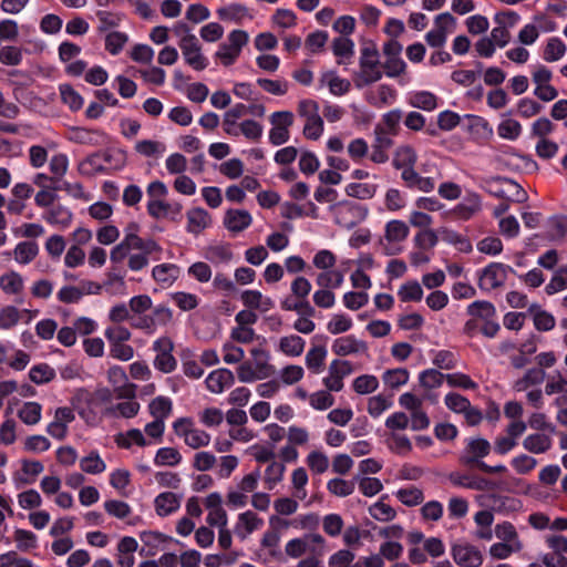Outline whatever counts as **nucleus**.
<instances>
[{"label": "nucleus", "mask_w": 567, "mask_h": 567, "mask_svg": "<svg viewBox=\"0 0 567 567\" xmlns=\"http://www.w3.org/2000/svg\"><path fill=\"white\" fill-rule=\"evenodd\" d=\"M380 53L377 44L372 41L365 42L360 49V70L353 72V83L357 89H363L380 81L383 76L380 70Z\"/></svg>", "instance_id": "nucleus-1"}, {"label": "nucleus", "mask_w": 567, "mask_h": 567, "mask_svg": "<svg viewBox=\"0 0 567 567\" xmlns=\"http://www.w3.org/2000/svg\"><path fill=\"white\" fill-rule=\"evenodd\" d=\"M125 163V152L122 150L99 151L89 155L81 164L80 169L84 173H101L107 166L121 168Z\"/></svg>", "instance_id": "nucleus-2"}, {"label": "nucleus", "mask_w": 567, "mask_h": 567, "mask_svg": "<svg viewBox=\"0 0 567 567\" xmlns=\"http://www.w3.org/2000/svg\"><path fill=\"white\" fill-rule=\"evenodd\" d=\"M402 49V44L395 39H390L383 44L382 51L385 61L382 63V68L386 76L398 78L405 72L406 64L401 59Z\"/></svg>", "instance_id": "nucleus-3"}, {"label": "nucleus", "mask_w": 567, "mask_h": 567, "mask_svg": "<svg viewBox=\"0 0 567 567\" xmlns=\"http://www.w3.org/2000/svg\"><path fill=\"white\" fill-rule=\"evenodd\" d=\"M515 272L511 266L492 262L486 266L480 275L478 286L484 290H492L502 287L507 278V272Z\"/></svg>", "instance_id": "nucleus-4"}, {"label": "nucleus", "mask_w": 567, "mask_h": 567, "mask_svg": "<svg viewBox=\"0 0 567 567\" xmlns=\"http://www.w3.org/2000/svg\"><path fill=\"white\" fill-rule=\"evenodd\" d=\"M270 123L274 127L269 132L272 145H281L289 141V127L293 124V114L290 111H278L271 114Z\"/></svg>", "instance_id": "nucleus-5"}, {"label": "nucleus", "mask_w": 567, "mask_h": 567, "mask_svg": "<svg viewBox=\"0 0 567 567\" xmlns=\"http://www.w3.org/2000/svg\"><path fill=\"white\" fill-rule=\"evenodd\" d=\"M368 215V209L351 202L338 204L336 223L341 227L351 229L361 223Z\"/></svg>", "instance_id": "nucleus-6"}, {"label": "nucleus", "mask_w": 567, "mask_h": 567, "mask_svg": "<svg viewBox=\"0 0 567 567\" xmlns=\"http://www.w3.org/2000/svg\"><path fill=\"white\" fill-rule=\"evenodd\" d=\"M488 192L498 198H506L508 195L515 197L516 202H524L527 197L526 192L513 179L507 177H494L486 181Z\"/></svg>", "instance_id": "nucleus-7"}, {"label": "nucleus", "mask_w": 567, "mask_h": 567, "mask_svg": "<svg viewBox=\"0 0 567 567\" xmlns=\"http://www.w3.org/2000/svg\"><path fill=\"white\" fill-rule=\"evenodd\" d=\"M179 48L188 65L197 71L207 68V59L202 54L197 38L194 34L183 35L179 41Z\"/></svg>", "instance_id": "nucleus-8"}, {"label": "nucleus", "mask_w": 567, "mask_h": 567, "mask_svg": "<svg viewBox=\"0 0 567 567\" xmlns=\"http://www.w3.org/2000/svg\"><path fill=\"white\" fill-rule=\"evenodd\" d=\"M451 555L460 567H480L483 563L480 549L467 543L453 544Z\"/></svg>", "instance_id": "nucleus-9"}, {"label": "nucleus", "mask_w": 567, "mask_h": 567, "mask_svg": "<svg viewBox=\"0 0 567 567\" xmlns=\"http://www.w3.org/2000/svg\"><path fill=\"white\" fill-rule=\"evenodd\" d=\"M489 452L491 444L487 440L473 439L467 443L465 452L461 456L460 461L463 465L478 467V464L483 462L482 458L487 456Z\"/></svg>", "instance_id": "nucleus-10"}, {"label": "nucleus", "mask_w": 567, "mask_h": 567, "mask_svg": "<svg viewBox=\"0 0 567 567\" xmlns=\"http://www.w3.org/2000/svg\"><path fill=\"white\" fill-rule=\"evenodd\" d=\"M140 539L143 543V547L140 549V555L144 557H153L157 554L159 545L167 542H175L181 544L178 540L173 539L161 532L143 530L140 533Z\"/></svg>", "instance_id": "nucleus-11"}, {"label": "nucleus", "mask_w": 567, "mask_h": 567, "mask_svg": "<svg viewBox=\"0 0 567 567\" xmlns=\"http://www.w3.org/2000/svg\"><path fill=\"white\" fill-rule=\"evenodd\" d=\"M332 351L339 357H346L354 353H365L368 344L358 340L354 336H346L337 338L332 343Z\"/></svg>", "instance_id": "nucleus-12"}, {"label": "nucleus", "mask_w": 567, "mask_h": 567, "mask_svg": "<svg viewBox=\"0 0 567 567\" xmlns=\"http://www.w3.org/2000/svg\"><path fill=\"white\" fill-rule=\"evenodd\" d=\"M234 382V373L226 368L214 370L205 381L207 389L213 393H221L226 388L231 386Z\"/></svg>", "instance_id": "nucleus-13"}, {"label": "nucleus", "mask_w": 567, "mask_h": 567, "mask_svg": "<svg viewBox=\"0 0 567 567\" xmlns=\"http://www.w3.org/2000/svg\"><path fill=\"white\" fill-rule=\"evenodd\" d=\"M109 380L114 385H117V396L123 399L135 398L136 385L133 383H125L127 380L126 373L121 367H112L109 370Z\"/></svg>", "instance_id": "nucleus-14"}, {"label": "nucleus", "mask_w": 567, "mask_h": 567, "mask_svg": "<svg viewBox=\"0 0 567 567\" xmlns=\"http://www.w3.org/2000/svg\"><path fill=\"white\" fill-rule=\"evenodd\" d=\"M148 410L154 420L147 425H164L165 419L173 410L172 400L162 395L156 396L150 402Z\"/></svg>", "instance_id": "nucleus-15"}, {"label": "nucleus", "mask_w": 567, "mask_h": 567, "mask_svg": "<svg viewBox=\"0 0 567 567\" xmlns=\"http://www.w3.org/2000/svg\"><path fill=\"white\" fill-rule=\"evenodd\" d=\"M176 435L184 437L192 449H199L209 444L210 436L199 427H174Z\"/></svg>", "instance_id": "nucleus-16"}, {"label": "nucleus", "mask_w": 567, "mask_h": 567, "mask_svg": "<svg viewBox=\"0 0 567 567\" xmlns=\"http://www.w3.org/2000/svg\"><path fill=\"white\" fill-rule=\"evenodd\" d=\"M251 220V216L247 210L228 209L225 214L224 225L230 231L239 233L249 227Z\"/></svg>", "instance_id": "nucleus-17"}, {"label": "nucleus", "mask_w": 567, "mask_h": 567, "mask_svg": "<svg viewBox=\"0 0 567 567\" xmlns=\"http://www.w3.org/2000/svg\"><path fill=\"white\" fill-rule=\"evenodd\" d=\"M156 514L161 517L168 516L175 513L179 506V498L172 492H164L158 494L154 499Z\"/></svg>", "instance_id": "nucleus-18"}, {"label": "nucleus", "mask_w": 567, "mask_h": 567, "mask_svg": "<svg viewBox=\"0 0 567 567\" xmlns=\"http://www.w3.org/2000/svg\"><path fill=\"white\" fill-rule=\"evenodd\" d=\"M527 427H507L506 435L495 440L494 450L497 454L504 455L517 445V440Z\"/></svg>", "instance_id": "nucleus-19"}, {"label": "nucleus", "mask_w": 567, "mask_h": 567, "mask_svg": "<svg viewBox=\"0 0 567 567\" xmlns=\"http://www.w3.org/2000/svg\"><path fill=\"white\" fill-rule=\"evenodd\" d=\"M404 429L405 427H386L383 434L386 436L389 447L399 454H405L411 450L410 440L399 432Z\"/></svg>", "instance_id": "nucleus-20"}, {"label": "nucleus", "mask_w": 567, "mask_h": 567, "mask_svg": "<svg viewBox=\"0 0 567 567\" xmlns=\"http://www.w3.org/2000/svg\"><path fill=\"white\" fill-rule=\"evenodd\" d=\"M262 519L252 511H246L238 516L236 534L244 539L248 534L258 529L262 525Z\"/></svg>", "instance_id": "nucleus-21"}, {"label": "nucleus", "mask_w": 567, "mask_h": 567, "mask_svg": "<svg viewBox=\"0 0 567 567\" xmlns=\"http://www.w3.org/2000/svg\"><path fill=\"white\" fill-rule=\"evenodd\" d=\"M104 137V134L100 131H92L83 127H72L69 132V141L78 144L100 145L102 142L100 138Z\"/></svg>", "instance_id": "nucleus-22"}, {"label": "nucleus", "mask_w": 567, "mask_h": 567, "mask_svg": "<svg viewBox=\"0 0 567 567\" xmlns=\"http://www.w3.org/2000/svg\"><path fill=\"white\" fill-rule=\"evenodd\" d=\"M551 443L549 434L538 432L526 436L523 446L530 453L540 454L547 452L551 447Z\"/></svg>", "instance_id": "nucleus-23"}, {"label": "nucleus", "mask_w": 567, "mask_h": 567, "mask_svg": "<svg viewBox=\"0 0 567 567\" xmlns=\"http://www.w3.org/2000/svg\"><path fill=\"white\" fill-rule=\"evenodd\" d=\"M187 230L198 234L210 224L209 214L204 208H193L187 212Z\"/></svg>", "instance_id": "nucleus-24"}, {"label": "nucleus", "mask_w": 567, "mask_h": 567, "mask_svg": "<svg viewBox=\"0 0 567 567\" xmlns=\"http://www.w3.org/2000/svg\"><path fill=\"white\" fill-rule=\"evenodd\" d=\"M248 112L247 105L243 103L235 104L230 110H228L224 115V130L228 135L238 136L239 132L236 130L235 125L238 118L246 115Z\"/></svg>", "instance_id": "nucleus-25"}, {"label": "nucleus", "mask_w": 567, "mask_h": 567, "mask_svg": "<svg viewBox=\"0 0 567 567\" xmlns=\"http://www.w3.org/2000/svg\"><path fill=\"white\" fill-rule=\"evenodd\" d=\"M416 161L417 155L415 151L409 145H403L396 148L392 165L396 169H404L405 167H414Z\"/></svg>", "instance_id": "nucleus-26"}, {"label": "nucleus", "mask_w": 567, "mask_h": 567, "mask_svg": "<svg viewBox=\"0 0 567 567\" xmlns=\"http://www.w3.org/2000/svg\"><path fill=\"white\" fill-rule=\"evenodd\" d=\"M80 468L87 474L96 475L106 470V464L97 451H91L89 455L80 460Z\"/></svg>", "instance_id": "nucleus-27"}, {"label": "nucleus", "mask_w": 567, "mask_h": 567, "mask_svg": "<svg viewBox=\"0 0 567 567\" xmlns=\"http://www.w3.org/2000/svg\"><path fill=\"white\" fill-rule=\"evenodd\" d=\"M566 44L557 37L549 38L543 53L546 62H555L560 60L566 53Z\"/></svg>", "instance_id": "nucleus-28"}, {"label": "nucleus", "mask_w": 567, "mask_h": 567, "mask_svg": "<svg viewBox=\"0 0 567 567\" xmlns=\"http://www.w3.org/2000/svg\"><path fill=\"white\" fill-rule=\"evenodd\" d=\"M410 229L409 226L398 219L390 220L385 225V238L388 241L396 243V241H403L409 236Z\"/></svg>", "instance_id": "nucleus-29"}, {"label": "nucleus", "mask_w": 567, "mask_h": 567, "mask_svg": "<svg viewBox=\"0 0 567 567\" xmlns=\"http://www.w3.org/2000/svg\"><path fill=\"white\" fill-rule=\"evenodd\" d=\"M492 508L499 513L517 512L522 508V502L518 498L503 495H491Z\"/></svg>", "instance_id": "nucleus-30"}, {"label": "nucleus", "mask_w": 567, "mask_h": 567, "mask_svg": "<svg viewBox=\"0 0 567 567\" xmlns=\"http://www.w3.org/2000/svg\"><path fill=\"white\" fill-rule=\"evenodd\" d=\"M115 442L117 446L122 449H130L133 443L138 446H145L147 444L142 431L137 427H131L126 434L118 433L115 436Z\"/></svg>", "instance_id": "nucleus-31"}, {"label": "nucleus", "mask_w": 567, "mask_h": 567, "mask_svg": "<svg viewBox=\"0 0 567 567\" xmlns=\"http://www.w3.org/2000/svg\"><path fill=\"white\" fill-rule=\"evenodd\" d=\"M73 214L64 206L52 207L44 216V219L52 225H60L66 228L72 221Z\"/></svg>", "instance_id": "nucleus-32"}, {"label": "nucleus", "mask_w": 567, "mask_h": 567, "mask_svg": "<svg viewBox=\"0 0 567 567\" xmlns=\"http://www.w3.org/2000/svg\"><path fill=\"white\" fill-rule=\"evenodd\" d=\"M179 269L174 264H162L153 268L152 276L155 281L171 285L178 277Z\"/></svg>", "instance_id": "nucleus-33"}, {"label": "nucleus", "mask_w": 567, "mask_h": 567, "mask_svg": "<svg viewBox=\"0 0 567 567\" xmlns=\"http://www.w3.org/2000/svg\"><path fill=\"white\" fill-rule=\"evenodd\" d=\"M409 103L411 106L415 109H421L423 111H433L437 106V97L429 91H421L414 93L410 97Z\"/></svg>", "instance_id": "nucleus-34"}, {"label": "nucleus", "mask_w": 567, "mask_h": 567, "mask_svg": "<svg viewBox=\"0 0 567 567\" xmlns=\"http://www.w3.org/2000/svg\"><path fill=\"white\" fill-rule=\"evenodd\" d=\"M467 313L482 320L493 319L496 316V309L489 301L477 300L468 305Z\"/></svg>", "instance_id": "nucleus-35"}, {"label": "nucleus", "mask_w": 567, "mask_h": 567, "mask_svg": "<svg viewBox=\"0 0 567 567\" xmlns=\"http://www.w3.org/2000/svg\"><path fill=\"white\" fill-rule=\"evenodd\" d=\"M14 258L20 264L31 262L39 252L38 244L34 241L19 243L14 248Z\"/></svg>", "instance_id": "nucleus-36"}, {"label": "nucleus", "mask_w": 567, "mask_h": 567, "mask_svg": "<svg viewBox=\"0 0 567 567\" xmlns=\"http://www.w3.org/2000/svg\"><path fill=\"white\" fill-rule=\"evenodd\" d=\"M305 340L296 334H291L288 337H282L280 339V350L290 357H298L303 352L305 349Z\"/></svg>", "instance_id": "nucleus-37"}, {"label": "nucleus", "mask_w": 567, "mask_h": 567, "mask_svg": "<svg viewBox=\"0 0 567 567\" xmlns=\"http://www.w3.org/2000/svg\"><path fill=\"white\" fill-rule=\"evenodd\" d=\"M327 349L323 346L312 347L306 355V364L315 373H319L324 364Z\"/></svg>", "instance_id": "nucleus-38"}, {"label": "nucleus", "mask_w": 567, "mask_h": 567, "mask_svg": "<svg viewBox=\"0 0 567 567\" xmlns=\"http://www.w3.org/2000/svg\"><path fill=\"white\" fill-rule=\"evenodd\" d=\"M217 16L223 21L239 22L243 18L248 16V9L243 4L231 3L227 7L219 8Z\"/></svg>", "instance_id": "nucleus-39"}, {"label": "nucleus", "mask_w": 567, "mask_h": 567, "mask_svg": "<svg viewBox=\"0 0 567 567\" xmlns=\"http://www.w3.org/2000/svg\"><path fill=\"white\" fill-rule=\"evenodd\" d=\"M343 274L340 270H326L317 276L316 284L320 288L336 289L343 282Z\"/></svg>", "instance_id": "nucleus-40"}, {"label": "nucleus", "mask_w": 567, "mask_h": 567, "mask_svg": "<svg viewBox=\"0 0 567 567\" xmlns=\"http://www.w3.org/2000/svg\"><path fill=\"white\" fill-rule=\"evenodd\" d=\"M409 375L410 374L406 369L396 368L386 370L382 375V380L386 386L391 389H398L409 381Z\"/></svg>", "instance_id": "nucleus-41"}, {"label": "nucleus", "mask_w": 567, "mask_h": 567, "mask_svg": "<svg viewBox=\"0 0 567 567\" xmlns=\"http://www.w3.org/2000/svg\"><path fill=\"white\" fill-rule=\"evenodd\" d=\"M13 537L18 549L21 551H28L30 549L37 548L38 546V537L31 530L17 528L14 530Z\"/></svg>", "instance_id": "nucleus-42"}, {"label": "nucleus", "mask_w": 567, "mask_h": 567, "mask_svg": "<svg viewBox=\"0 0 567 567\" xmlns=\"http://www.w3.org/2000/svg\"><path fill=\"white\" fill-rule=\"evenodd\" d=\"M29 377L32 382L43 384L55 378V371L49 364L40 363L30 369Z\"/></svg>", "instance_id": "nucleus-43"}, {"label": "nucleus", "mask_w": 567, "mask_h": 567, "mask_svg": "<svg viewBox=\"0 0 567 567\" xmlns=\"http://www.w3.org/2000/svg\"><path fill=\"white\" fill-rule=\"evenodd\" d=\"M182 461L181 453L173 447H162L157 451L154 463L157 466H175Z\"/></svg>", "instance_id": "nucleus-44"}, {"label": "nucleus", "mask_w": 567, "mask_h": 567, "mask_svg": "<svg viewBox=\"0 0 567 567\" xmlns=\"http://www.w3.org/2000/svg\"><path fill=\"white\" fill-rule=\"evenodd\" d=\"M480 209V197L476 194H472L456 206L455 212L461 218L468 219Z\"/></svg>", "instance_id": "nucleus-45"}, {"label": "nucleus", "mask_w": 567, "mask_h": 567, "mask_svg": "<svg viewBox=\"0 0 567 567\" xmlns=\"http://www.w3.org/2000/svg\"><path fill=\"white\" fill-rule=\"evenodd\" d=\"M18 414L23 423L34 425L40 421L41 405L37 402H25Z\"/></svg>", "instance_id": "nucleus-46"}, {"label": "nucleus", "mask_w": 567, "mask_h": 567, "mask_svg": "<svg viewBox=\"0 0 567 567\" xmlns=\"http://www.w3.org/2000/svg\"><path fill=\"white\" fill-rule=\"evenodd\" d=\"M398 295L403 302L420 301L423 297V290L416 280H412L402 285Z\"/></svg>", "instance_id": "nucleus-47"}, {"label": "nucleus", "mask_w": 567, "mask_h": 567, "mask_svg": "<svg viewBox=\"0 0 567 567\" xmlns=\"http://www.w3.org/2000/svg\"><path fill=\"white\" fill-rule=\"evenodd\" d=\"M545 379V371L539 368H533L527 370L524 378L515 382V390L524 391L529 385L540 384Z\"/></svg>", "instance_id": "nucleus-48"}, {"label": "nucleus", "mask_w": 567, "mask_h": 567, "mask_svg": "<svg viewBox=\"0 0 567 567\" xmlns=\"http://www.w3.org/2000/svg\"><path fill=\"white\" fill-rule=\"evenodd\" d=\"M352 386L358 394H369L378 389L379 381L374 375L362 374L353 380Z\"/></svg>", "instance_id": "nucleus-49"}, {"label": "nucleus", "mask_w": 567, "mask_h": 567, "mask_svg": "<svg viewBox=\"0 0 567 567\" xmlns=\"http://www.w3.org/2000/svg\"><path fill=\"white\" fill-rule=\"evenodd\" d=\"M370 515L380 522H389L394 519L396 512L393 507L379 499L372 506L369 507Z\"/></svg>", "instance_id": "nucleus-50"}, {"label": "nucleus", "mask_w": 567, "mask_h": 567, "mask_svg": "<svg viewBox=\"0 0 567 567\" xmlns=\"http://www.w3.org/2000/svg\"><path fill=\"white\" fill-rule=\"evenodd\" d=\"M328 491L339 497H346L354 492V481L343 478H332L327 484Z\"/></svg>", "instance_id": "nucleus-51"}, {"label": "nucleus", "mask_w": 567, "mask_h": 567, "mask_svg": "<svg viewBox=\"0 0 567 567\" xmlns=\"http://www.w3.org/2000/svg\"><path fill=\"white\" fill-rule=\"evenodd\" d=\"M140 410V404L136 401H132V399H128V401L118 403L110 409L106 410L107 414H111L113 416H123V417H133L137 414Z\"/></svg>", "instance_id": "nucleus-52"}, {"label": "nucleus", "mask_w": 567, "mask_h": 567, "mask_svg": "<svg viewBox=\"0 0 567 567\" xmlns=\"http://www.w3.org/2000/svg\"><path fill=\"white\" fill-rule=\"evenodd\" d=\"M0 287L6 293H18L23 288L22 277L16 271L6 274L0 278Z\"/></svg>", "instance_id": "nucleus-53"}, {"label": "nucleus", "mask_w": 567, "mask_h": 567, "mask_svg": "<svg viewBox=\"0 0 567 567\" xmlns=\"http://www.w3.org/2000/svg\"><path fill=\"white\" fill-rule=\"evenodd\" d=\"M445 374L435 369H427L420 373V384L425 389H436L442 385Z\"/></svg>", "instance_id": "nucleus-54"}, {"label": "nucleus", "mask_w": 567, "mask_h": 567, "mask_svg": "<svg viewBox=\"0 0 567 567\" xmlns=\"http://www.w3.org/2000/svg\"><path fill=\"white\" fill-rule=\"evenodd\" d=\"M105 512L118 519L126 518L132 513V507L123 501L109 499L104 502Z\"/></svg>", "instance_id": "nucleus-55"}, {"label": "nucleus", "mask_w": 567, "mask_h": 567, "mask_svg": "<svg viewBox=\"0 0 567 567\" xmlns=\"http://www.w3.org/2000/svg\"><path fill=\"white\" fill-rule=\"evenodd\" d=\"M377 187L371 184L351 183L346 187L348 196L359 199L372 198L375 194Z\"/></svg>", "instance_id": "nucleus-56"}, {"label": "nucleus", "mask_w": 567, "mask_h": 567, "mask_svg": "<svg viewBox=\"0 0 567 567\" xmlns=\"http://www.w3.org/2000/svg\"><path fill=\"white\" fill-rule=\"evenodd\" d=\"M396 497L409 507L416 506L424 499L423 492L416 487L400 488L396 492Z\"/></svg>", "instance_id": "nucleus-57"}, {"label": "nucleus", "mask_w": 567, "mask_h": 567, "mask_svg": "<svg viewBox=\"0 0 567 567\" xmlns=\"http://www.w3.org/2000/svg\"><path fill=\"white\" fill-rule=\"evenodd\" d=\"M104 337L109 343L127 342L132 338L131 331L121 324H113L105 329Z\"/></svg>", "instance_id": "nucleus-58"}, {"label": "nucleus", "mask_w": 567, "mask_h": 567, "mask_svg": "<svg viewBox=\"0 0 567 567\" xmlns=\"http://www.w3.org/2000/svg\"><path fill=\"white\" fill-rule=\"evenodd\" d=\"M332 52L338 58H351L354 53V43L348 37H338L332 41Z\"/></svg>", "instance_id": "nucleus-59"}, {"label": "nucleus", "mask_w": 567, "mask_h": 567, "mask_svg": "<svg viewBox=\"0 0 567 567\" xmlns=\"http://www.w3.org/2000/svg\"><path fill=\"white\" fill-rule=\"evenodd\" d=\"M127 40V35L123 32H110L105 38V49L112 55H117L122 51Z\"/></svg>", "instance_id": "nucleus-60"}, {"label": "nucleus", "mask_w": 567, "mask_h": 567, "mask_svg": "<svg viewBox=\"0 0 567 567\" xmlns=\"http://www.w3.org/2000/svg\"><path fill=\"white\" fill-rule=\"evenodd\" d=\"M62 101L70 106L71 110L78 111L83 105V97L69 84L60 86Z\"/></svg>", "instance_id": "nucleus-61"}, {"label": "nucleus", "mask_w": 567, "mask_h": 567, "mask_svg": "<svg viewBox=\"0 0 567 567\" xmlns=\"http://www.w3.org/2000/svg\"><path fill=\"white\" fill-rule=\"evenodd\" d=\"M567 288V266L560 267L545 287L548 295H554Z\"/></svg>", "instance_id": "nucleus-62"}, {"label": "nucleus", "mask_w": 567, "mask_h": 567, "mask_svg": "<svg viewBox=\"0 0 567 567\" xmlns=\"http://www.w3.org/2000/svg\"><path fill=\"white\" fill-rule=\"evenodd\" d=\"M22 61V51L18 47L6 45L0 49V62L4 65L16 66Z\"/></svg>", "instance_id": "nucleus-63"}, {"label": "nucleus", "mask_w": 567, "mask_h": 567, "mask_svg": "<svg viewBox=\"0 0 567 567\" xmlns=\"http://www.w3.org/2000/svg\"><path fill=\"white\" fill-rule=\"evenodd\" d=\"M437 241V235L432 229L421 230L414 237V245L421 250L432 249Z\"/></svg>", "instance_id": "nucleus-64"}]
</instances>
